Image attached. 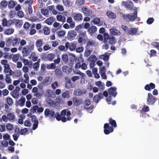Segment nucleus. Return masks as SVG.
<instances>
[{"label":"nucleus","instance_id":"nucleus-60","mask_svg":"<svg viewBox=\"0 0 159 159\" xmlns=\"http://www.w3.org/2000/svg\"><path fill=\"white\" fill-rule=\"evenodd\" d=\"M62 59L65 62H67L68 61L67 55L66 54H63L62 56Z\"/></svg>","mask_w":159,"mask_h":159},{"label":"nucleus","instance_id":"nucleus-5","mask_svg":"<svg viewBox=\"0 0 159 159\" xmlns=\"http://www.w3.org/2000/svg\"><path fill=\"white\" fill-rule=\"evenodd\" d=\"M65 46L66 48H69L70 51L74 50L76 47V44L74 42L71 43L70 44L69 42H67L66 43Z\"/></svg>","mask_w":159,"mask_h":159},{"label":"nucleus","instance_id":"nucleus-34","mask_svg":"<svg viewBox=\"0 0 159 159\" xmlns=\"http://www.w3.org/2000/svg\"><path fill=\"white\" fill-rule=\"evenodd\" d=\"M62 96L63 98H69L70 96V93L68 91H66V92L62 93Z\"/></svg>","mask_w":159,"mask_h":159},{"label":"nucleus","instance_id":"nucleus-7","mask_svg":"<svg viewBox=\"0 0 159 159\" xmlns=\"http://www.w3.org/2000/svg\"><path fill=\"white\" fill-rule=\"evenodd\" d=\"M32 121L34 122L33 126V129L35 130L38 127L39 123L38 121L36 119V117L35 116H31Z\"/></svg>","mask_w":159,"mask_h":159},{"label":"nucleus","instance_id":"nucleus-2","mask_svg":"<svg viewBox=\"0 0 159 159\" xmlns=\"http://www.w3.org/2000/svg\"><path fill=\"white\" fill-rule=\"evenodd\" d=\"M137 11L135 10H132L129 14L123 15V17L126 20L132 21L137 17Z\"/></svg>","mask_w":159,"mask_h":159},{"label":"nucleus","instance_id":"nucleus-64","mask_svg":"<svg viewBox=\"0 0 159 159\" xmlns=\"http://www.w3.org/2000/svg\"><path fill=\"white\" fill-rule=\"evenodd\" d=\"M66 87L67 89H70L72 87V86L70 82L67 81L66 82Z\"/></svg>","mask_w":159,"mask_h":159},{"label":"nucleus","instance_id":"nucleus-25","mask_svg":"<svg viewBox=\"0 0 159 159\" xmlns=\"http://www.w3.org/2000/svg\"><path fill=\"white\" fill-rule=\"evenodd\" d=\"M14 32V30L12 29L9 28L5 30L4 32L5 34L9 35L12 34Z\"/></svg>","mask_w":159,"mask_h":159},{"label":"nucleus","instance_id":"nucleus-57","mask_svg":"<svg viewBox=\"0 0 159 159\" xmlns=\"http://www.w3.org/2000/svg\"><path fill=\"white\" fill-rule=\"evenodd\" d=\"M84 48L83 47H81L78 48H76V51L77 52L81 53L83 51Z\"/></svg>","mask_w":159,"mask_h":159},{"label":"nucleus","instance_id":"nucleus-39","mask_svg":"<svg viewBox=\"0 0 159 159\" xmlns=\"http://www.w3.org/2000/svg\"><path fill=\"white\" fill-rule=\"evenodd\" d=\"M24 77L25 78L24 82L25 83H29V75L27 74H25L24 75Z\"/></svg>","mask_w":159,"mask_h":159},{"label":"nucleus","instance_id":"nucleus-21","mask_svg":"<svg viewBox=\"0 0 159 159\" xmlns=\"http://www.w3.org/2000/svg\"><path fill=\"white\" fill-rule=\"evenodd\" d=\"M14 23L16 24V26L18 27H21L22 25V22L21 20L18 19L14 20Z\"/></svg>","mask_w":159,"mask_h":159},{"label":"nucleus","instance_id":"nucleus-3","mask_svg":"<svg viewBox=\"0 0 159 159\" xmlns=\"http://www.w3.org/2000/svg\"><path fill=\"white\" fill-rule=\"evenodd\" d=\"M34 45L31 44L25 46L23 49L22 53L24 56H27L30 51L34 50Z\"/></svg>","mask_w":159,"mask_h":159},{"label":"nucleus","instance_id":"nucleus-27","mask_svg":"<svg viewBox=\"0 0 159 159\" xmlns=\"http://www.w3.org/2000/svg\"><path fill=\"white\" fill-rule=\"evenodd\" d=\"M12 95L14 98L17 99L19 96V92L17 91L14 90L12 92Z\"/></svg>","mask_w":159,"mask_h":159},{"label":"nucleus","instance_id":"nucleus-44","mask_svg":"<svg viewBox=\"0 0 159 159\" xmlns=\"http://www.w3.org/2000/svg\"><path fill=\"white\" fill-rule=\"evenodd\" d=\"M93 22L95 24L98 25L99 26L101 25V24H100V20L98 18H94L93 20Z\"/></svg>","mask_w":159,"mask_h":159},{"label":"nucleus","instance_id":"nucleus-35","mask_svg":"<svg viewBox=\"0 0 159 159\" xmlns=\"http://www.w3.org/2000/svg\"><path fill=\"white\" fill-rule=\"evenodd\" d=\"M8 120L10 121L13 120L15 118L14 115L12 113H9L7 115Z\"/></svg>","mask_w":159,"mask_h":159},{"label":"nucleus","instance_id":"nucleus-36","mask_svg":"<svg viewBox=\"0 0 159 159\" xmlns=\"http://www.w3.org/2000/svg\"><path fill=\"white\" fill-rule=\"evenodd\" d=\"M74 102L76 105H79L82 103V101L81 99H77L75 98L74 99Z\"/></svg>","mask_w":159,"mask_h":159},{"label":"nucleus","instance_id":"nucleus-56","mask_svg":"<svg viewBox=\"0 0 159 159\" xmlns=\"http://www.w3.org/2000/svg\"><path fill=\"white\" fill-rule=\"evenodd\" d=\"M51 48V46L48 44L45 45L43 47V50L45 51L49 50Z\"/></svg>","mask_w":159,"mask_h":159},{"label":"nucleus","instance_id":"nucleus-16","mask_svg":"<svg viewBox=\"0 0 159 159\" xmlns=\"http://www.w3.org/2000/svg\"><path fill=\"white\" fill-rule=\"evenodd\" d=\"M110 55V53H106L104 55H100V57L101 59H103L104 61H107L109 60Z\"/></svg>","mask_w":159,"mask_h":159},{"label":"nucleus","instance_id":"nucleus-8","mask_svg":"<svg viewBox=\"0 0 159 159\" xmlns=\"http://www.w3.org/2000/svg\"><path fill=\"white\" fill-rule=\"evenodd\" d=\"M155 100L152 95L150 93L148 94V98L147 103L148 104H153L155 102Z\"/></svg>","mask_w":159,"mask_h":159},{"label":"nucleus","instance_id":"nucleus-1","mask_svg":"<svg viewBox=\"0 0 159 159\" xmlns=\"http://www.w3.org/2000/svg\"><path fill=\"white\" fill-rule=\"evenodd\" d=\"M70 114L71 113L70 111L63 110L61 113V115L58 113H57L55 117L57 120H61L63 122H65L67 120H70L69 116L70 115Z\"/></svg>","mask_w":159,"mask_h":159},{"label":"nucleus","instance_id":"nucleus-9","mask_svg":"<svg viewBox=\"0 0 159 159\" xmlns=\"http://www.w3.org/2000/svg\"><path fill=\"white\" fill-rule=\"evenodd\" d=\"M12 23L11 20L7 21L6 19H3L2 21V25L3 26L9 27Z\"/></svg>","mask_w":159,"mask_h":159},{"label":"nucleus","instance_id":"nucleus-50","mask_svg":"<svg viewBox=\"0 0 159 159\" xmlns=\"http://www.w3.org/2000/svg\"><path fill=\"white\" fill-rule=\"evenodd\" d=\"M57 33L59 36L61 37L64 36L65 35L66 32L64 31L61 30L58 32Z\"/></svg>","mask_w":159,"mask_h":159},{"label":"nucleus","instance_id":"nucleus-37","mask_svg":"<svg viewBox=\"0 0 159 159\" xmlns=\"http://www.w3.org/2000/svg\"><path fill=\"white\" fill-rule=\"evenodd\" d=\"M109 36L108 34L104 33L103 34V38L104 43H106L107 42L108 40L109 39Z\"/></svg>","mask_w":159,"mask_h":159},{"label":"nucleus","instance_id":"nucleus-31","mask_svg":"<svg viewBox=\"0 0 159 159\" xmlns=\"http://www.w3.org/2000/svg\"><path fill=\"white\" fill-rule=\"evenodd\" d=\"M30 58L32 59L34 61H36L37 59L36 57V54L34 52H31Z\"/></svg>","mask_w":159,"mask_h":159},{"label":"nucleus","instance_id":"nucleus-48","mask_svg":"<svg viewBox=\"0 0 159 159\" xmlns=\"http://www.w3.org/2000/svg\"><path fill=\"white\" fill-rule=\"evenodd\" d=\"M41 13L45 16L48 15L49 14L48 10L45 9H42L41 10Z\"/></svg>","mask_w":159,"mask_h":159},{"label":"nucleus","instance_id":"nucleus-46","mask_svg":"<svg viewBox=\"0 0 159 159\" xmlns=\"http://www.w3.org/2000/svg\"><path fill=\"white\" fill-rule=\"evenodd\" d=\"M75 93L76 95H80L83 94L84 93L81 90L78 89L75 90Z\"/></svg>","mask_w":159,"mask_h":159},{"label":"nucleus","instance_id":"nucleus-45","mask_svg":"<svg viewBox=\"0 0 159 159\" xmlns=\"http://www.w3.org/2000/svg\"><path fill=\"white\" fill-rule=\"evenodd\" d=\"M92 51L91 50L88 49L85 51L84 52V56L86 57H88L91 53Z\"/></svg>","mask_w":159,"mask_h":159},{"label":"nucleus","instance_id":"nucleus-15","mask_svg":"<svg viewBox=\"0 0 159 159\" xmlns=\"http://www.w3.org/2000/svg\"><path fill=\"white\" fill-rule=\"evenodd\" d=\"M137 32V29L135 28H131L128 31L127 34L129 35H134Z\"/></svg>","mask_w":159,"mask_h":159},{"label":"nucleus","instance_id":"nucleus-41","mask_svg":"<svg viewBox=\"0 0 159 159\" xmlns=\"http://www.w3.org/2000/svg\"><path fill=\"white\" fill-rule=\"evenodd\" d=\"M6 127L7 130H11L13 128V126L11 124L8 123L6 125Z\"/></svg>","mask_w":159,"mask_h":159},{"label":"nucleus","instance_id":"nucleus-49","mask_svg":"<svg viewBox=\"0 0 159 159\" xmlns=\"http://www.w3.org/2000/svg\"><path fill=\"white\" fill-rule=\"evenodd\" d=\"M11 42L12 39L10 38H8L6 41V45L7 46H10L11 45Z\"/></svg>","mask_w":159,"mask_h":159},{"label":"nucleus","instance_id":"nucleus-11","mask_svg":"<svg viewBox=\"0 0 159 159\" xmlns=\"http://www.w3.org/2000/svg\"><path fill=\"white\" fill-rule=\"evenodd\" d=\"M116 88L112 87L110 88L108 90V93L110 95H112L114 97H115L116 94Z\"/></svg>","mask_w":159,"mask_h":159},{"label":"nucleus","instance_id":"nucleus-13","mask_svg":"<svg viewBox=\"0 0 159 159\" xmlns=\"http://www.w3.org/2000/svg\"><path fill=\"white\" fill-rule=\"evenodd\" d=\"M55 113L52 110H50L48 109H46L44 111V114L46 116H53L54 115Z\"/></svg>","mask_w":159,"mask_h":159},{"label":"nucleus","instance_id":"nucleus-54","mask_svg":"<svg viewBox=\"0 0 159 159\" xmlns=\"http://www.w3.org/2000/svg\"><path fill=\"white\" fill-rule=\"evenodd\" d=\"M110 123L114 127H116V124L115 120L112 119H110L109 120Z\"/></svg>","mask_w":159,"mask_h":159},{"label":"nucleus","instance_id":"nucleus-23","mask_svg":"<svg viewBox=\"0 0 159 159\" xmlns=\"http://www.w3.org/2000/svg\"><path fill=\"white\" fill-rule=\"evenodd\" d=\"M107 16L111 19H114L116 18V15L112 12L110 11H108L107 12Z\"/></svg>","mask_w":159,"mask_h":159},{"label":"nucleus","instance_id":"nucleus-14","mask_svg":"<svg viewBox=\"0 0 159 159\" xmlns=\"http://www.w3.org/2000/svg\"><path fill=\"white\" fill-rule=\"evenodd\" d=\"M82 9L83 12L87 15H89L91 13V11L86 7H83Z\"/></svg>","mask_w":159,"mask_h":159},{"label":"nucleus","instance_id":"nucleus-18","mask_svg":"<svg viewBox=\"0 0 159 159\" xmlns=\"http://www.w3.org/2000/svg\"><path fill=\"white\" fill-rule=\"evenodd\" d=\"M97 29L95 26H92L90 27L88 30V31L90 34L92 35L93 33L96 31Z\"/></svg>","mask_w":159,"mask_h":159},{"label":"nucleus","instance_id":"nucleus-4","mask_svg":"<svg viewBox=\"0 0 159 159\" xmlns=\"http://www.w3.org/2000/svg\"><path fill=\"white\" fill-rule=\"evenodd\" d=\"M104 132L106 134H108L110 132H112L113 131V128L111 127H109V125L107 124H104Z\"/></svg>","mask_w":159,"mask_h":159},{"label":"nucleus","instance_id":"nucleus-28","mask_svg":"<svg viewBox=\"0 0 159 159\" xmlns=\"http://www.w3.org/2000/svg\"><path fill=\"white\" fill-rule=\"evenodd\" d=\"M53 20L54 19L52 17H51L46 20L45 21L46 23L47 24L49 25H50L53 22Z\"/></svg>","mask_w":159,"mask_h":159},{"label":"nucleus","instance_id":"nucleus-26","mask_svg":"<svg viewBox=\"0 0 159 159\" xmlns=\"http://www.w3.org/2000/svg\"><path fill=\"white\" fill-rule=\"evenodd\" d=\"M43 44V41L42 39L37 40L35 43V46L37 48L41 47Z\"/></svg>","mask_w":159,"mask_h":159},{"label":"nucleus","instance_id":"nucleus-30","mask_svg":"<svg viewBox=\"0 0 159 159\" xmlns=\"http://www.w3.org/2000/svg\"><path fill=\"white\" fill-rule=\"evenodd\" d=\"M123 5L126 6L127 7H129L130 6H132V3L130 1L123 2L122 3Z\"/></svg>","mask_w":159,"mask_h":159},{"label":"nucleus","instance_id":"nucleus-38","mask_svg":"<svg viewBox=\"0 0 159 159\" xmlns=\"http://www.w3.org/2000/svg\"><path fill=\"white\" fill-rule=\"evenodd\" d=\"M43 31L44 34L46 35H48L50 33V30L47 27H44L43 28Z\"/></svg>","mask_w":159,"mask_h":159},{"label":"nucleus","instance_id":"nucleus-33","mask_svg":"<svg viewBox=\"0 0 159 159\" xmlns=\"http://www.w3.org/2000/svg\"><path fill=\"white\" fill-rule=\"evenodd\" d=\"M20 39L19 38H15L12 42V45L13 46H15L16 44H19L20 41Z\"/></svg>","mask_w":159,"mask_h":159},{"label":"nucleus","instance_id":"nucleus-51","mask_svg":"<svg viewBox=\"0 0 159 159\" xmlns=\"http://www.w3.org/2000/svg\"><path fill=\"white\" fill-rule=\"evenodd\" d=\"M95 84L99 87H101L102 88V87L104 86V84H102L100 81H98L96 82L95 83Z\"/></svg>","mask_w":159,"mask_h":159},{"label":"nucleus","instance_id":"nucleus-53","mask_svg":"<svg viewBox=\"0 0 159 159\" xmlns=\"http://www.w3.org/2000/svg\"><path fill=\"white\" fill-rule=\"evenodd\" d=\"M7 103L8 105H11L13 103L12 99L10 98H8L7 99Z\"/></svg>","mask_w":159,"mask_h":159},{"label":"nucleus","instance_id":"nucleus-47","mask_svg":"<svg viewBox=\"0 0 159 159\" xmlns=\"http://www.w3.org/2000/svg\"><path fill=\"white\" fill-rule=\"evenodd\" d=\"M17 15L20 18H22L24 17V14L22 11H20L17 12Z\"/></svg>","mask_w":159,"mask_h":159},{"label":"nucleus","instance_id":"nucleus-52","mask_svg":"<svg viewBox=\"0 0 159 159\" xmlns=\"http://www.w3.org/2000/svg\"><path fill=\"white\" fill-rule=\"evenodd\" d=\"M24 125L26 126L30 127L31 126V124L30 120H27L25 121Z\"/></svg>","mask_w":159,"mask_h":159},{"label":"nucleus","instance_id":"nucleus-17","mask_svg":"<svg viewBox=\"0 0 159 159\" xmlns=\"http://www.w3.org/2000/svg\"><path fill=\"white\" fill-rule=\"evenodd\" d=\"M73 17L75 20H80L82 19V15L81 14L74 13Z\"/></svg>","mask_w":159,"mask_h":159},{"label":"nucleus","instance_id":"nucleus-43","mask_svg":"<svg viewBox=\"0 0 159 159\" xmlns=\"http://www.w3.org/2000/svg\"><path fill=\"white\" fill-rule=\"evenodd\" d=\"M19 57L20 56L18 54H16L15 55L13 56L12 59L13 61L15 62H16L18 60Z\"/></svg>","mask_w":159,"mask_h":159},{"label":"nucleus","instance_id":"nucleus-62","mask_svg":"<svg viewBox=\"0 0 159 159\" xmlns=\"http://www.w3.org/2000/svg\"><path fill=\"white\" fill-rule=\"evenodd\" d=\"M47 68L48 69H54L55 68V65L53 63H52L48 66Z\"/></svg>","mask_w":159,"mask_h":159},{"label":"nucleus","instance_id":"nucleus-24","mask_svg":"<svg viewBox=\"0 0 159 159\" xmlns=\"http://www.w3.org/2000/svg\"><path fill=\"white\" fill-rule=\"evenodd\" d=\"M16 2L13 0H10L8 2V6L11 8H13L16 4Z\"/></svg>","mask_w":159,"mask_h":159},{"label":"nucleus","instance_id":"nucleus-19","mask_svg":"<svg viewBox=\"0 0 159 159\" xmlns=\"http://www.w3.org/2000/svg\"><path fill=\"white\" fill-rule=\"evenodd\" d=\"M57 20L59 21L62 22H65L66 20V18L61 14H59L57 16Z\"/></svg>","mask_w":159,"mask_h":159},{"label":"nucleus","instance_id":"nucleus-6","mask_svg":"<svg viewBox=\"0 0 159 159\" xmlns=\"http://www.w3.org/2000/svg\"><path fill=\"white\" fill-rule=\"evenodd\" d=\"M76 35V33L73 30H70L68 33L67 38L70 40H73Z\"/></svg>","mask_w":159,"mask_h":159},{"label":"nucleus","instance_id":"nucleus-40","mask_svg":"<svg viewBox=\"0 0 159 159\" xmlns=\"http://www.w3.org/2000/svg\"><path fill=\"white\" fill-rule=\"evenodd\" d=\"M4 71L6 73H8L10 71V70L11 69L10 68V66L8 64V65H6V66H4Z\"/></svg>","mask_w":159,"mask_h":159},{"label":"nucleus","instance_id":"nucleus-29","mask_svg":"<svg viewBox=\"0 0 159 159\" xmlns=\"http://www.w3.org/2000/svg\"><path fill=\"white\" fill-rule=\"evenodd\" d=\"M25 116L23 115H20L19 116V118L18 120V123L20 124H22L23 123V119L25 118Z\"/></svg>","mask_w":159,"mask_h":159},{"label":"nucleus","instance_id":"nucleus-61","mask_svg":"<svg viewBox=\"0 0 159 159\" xmlns=\"http://www.w3.org/2000/svg\"><path fill=\"white\" fill-rule=\"evenodd\" d=\"M99 73L100 74L105 73L106 72V69L104 67H101L99 68Z\"/></svg>","mask_w":159,"mask_h":159},{"label":"nucleus","instance_id":"nucleus-22","mask_svg":"<svg viewBox=\"0 0 159 159\" xmlns=\"http://www.w3.org/2000/svg\"><path fill=\"white\" fill-rule=\"evenodd\" d=\"M7 5V2L6 0L2 1L0 3V8L2 9L5 8Z\"/></svg>","mask_w":159,"mask_h":159},{"label":"nucleus","instance_id":"nucleus-63","mask_svg":"<svg viewBox=\"0 0 159 159\" xmlns=\"http://www.w3.org/2000/svg\"><path fill=\"white\" fill-rule=\"evenodd\" d=\"M28 131L27 129L26 128H24L21 130L20 133L21 135H24Z\"/></svg>","mask_w":159,"mask_h":159},{"label":"nucleus","instance_id":"nucleus-42","mask_svg":"<svg viewBox=\"0 0 159 159\" xmlns=\"http://www.w3.org/2000/svg\"><path fill=\"white\" fill-rule=\"evenodd\" d=\"M84 0H77L76 2V4L78 6H80L84 3Z\"/></svg>","mask_w":159,"mask_h":159},{"label":"nucleus","instance_id":"nucleus-12","mask_svg":"<svg viewBox=\"0 0 159 159\" xmlns=\"http://www.w3.org/2000/svg\"><path fill=\"white\" fill-rule=\"evenodd\" d=\"M25 98L24 97H21L16 102V105L18 106H20V107H23L25 105Z\"/></svg>","mask_w":159,"mask_h":159},{"label":"nucleus","instance_id":"nucleus-55","mask_svg":"<svg viewBox=\"0 0 159 159\" xmlns=\"http://www.w3.org/2000/svg\"><path fill=\"white\" fill-rule=\"evenodd\" d=\"M84 35V34L83 33H81L79 35V37L78 39V41L79 43H81L82 42L83 38Z\"/></svg>","mask_w":159,"mask_h":159},{"label":"nucleus","instance_id":"nucleus-20","mask_svg":"<svg viewBox=\"0 0 159 159\" xmlns=\"http://www.w3.org/2000/svg\"><path fill=\"white\" fill-rule=\"evenodd\" d=\"M91 104L90 100L89 99H87L86 100L85 102L84 107L85 108H90L92 109L93 107L91 106V107H90Z\"/></svg>","mask_w":159,"mask_h":159},{"label":"nucleus","instance_id":"nucleus-32","mask_svg":"<svg viewBox=\"0 0 159 159\" xmlns=\"http://www.w3.org/2000/svg\"><path fill=\"white\" fill-rule=\"evenodd\" d=\"M88 60L90 62H95L97 60V58L94 55H91L88 58Z\"/></svg>","mask_w":159,"mask_h":159},{"label":"nucleus","instance_id":"nucleus-59","mask_svg":"<svg viewBox=\"0 0 159 159\" xmlns=\"http://www.w3.org/2000/svg\"><path fill=\"white\" fill-rule=\"evenodd\" d=\"M9 93V92L8 90L5 89L2 90V94L3 96H6Z\"/></svg>","mask_w":159,"mask_h":159},{"label":"nucleus","instance_id":"nucleus-58","mask_svg":"<svg viewBox=\"0 0 159 159\" xmlns=\"http://www.w3.org/2000/svg\"><path fill=\"white\" fill-rule=\"evenodd\" d=\"M3 138L4 140H7L9 139L10 137L8 134H6L3 135Z\"/></svg>","mask_w":159,"mask_h":159},{"label":"nucleus","instance_id":"nucleus-10","mask_svg":"<svg viewBox=\"0 0 159 159\" xmlns=\"http://www.w3.org/2000/svg\"><path fill=\"white\" fill-rule=\"evenodd\" d=\"M110 33L111 35L116 36L120 35V34L119 31L114 28L110 29Z\"/></svg>","mask_w":159,"mask_h":159}]
</instances>
